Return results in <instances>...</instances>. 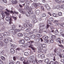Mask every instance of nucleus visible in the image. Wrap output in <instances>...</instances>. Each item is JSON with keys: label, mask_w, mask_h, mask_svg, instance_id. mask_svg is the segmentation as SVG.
<instances>
[{"label": "nucleus", "mask_w": 64, "mask_h": 64, "mask_svg": "<svg viewBox=\"0 0 64 64\" xmlns=\"http://www.w3.org/2000/svg\"><path fill=\"white\" fill-rule=\"evenodd\" d=\"M24 54V55L26 56H27L29 55V54L28 53V52H25Z\"/></svg>", "instance_id": "a19ab883"}, {"label": "nucleus", "mask_w": 64, "mask_h": 64, "mask_svg": "<svg viewBox=\"0 0 64 64\" xmlns=\"http://www.w3.org/2000/svg\"><path fill=\"white\" fill-rule=\"evenodd\" d=\"M26 15L28 17H29L30 16V14L29 13V12H27L26 13Z\"/></svg>", "instance_id": "473e14b6"}, {"label": "nucleus", "mask_w": 64, "mask_h": 64, "mask_svg": "<svg viewBox=\"0 0 64 64\" xmlns=\"http://www.w3.org/2000/svg\"><path fill=\"white\" fill-rule=\"evenodd\" d=\"M30 59H32L31 60H32L34 58V56H31L30 57Z\"/></svg>", "instance_id": "4c0bfd02"}, {"label": "nucleus", "mask_w": 64, "mask_h": 64, "mask_svg": "<svg viewBox=\"0 0 64 64\" xmlns=\"http://www.w3.org/2000/svg\"><path fill=\"white\" fill-rule=\"evenodd\" d=\"M43 38L44 40H47L48 39V36H43Z\"/></svg>", "instance_id": "9b49d317"}, {"label": "nucleus", "mask_w": 64, "mask_h": 64, "mask_svg": "<svg viewBox=\"0 0 64 64\" xmlns=\"http://www.w3.org/2000/svg\"><path fill=\"white\" fill-rule=\"evenodd\" d=\"M46 16V14L45 13H43L42 14H41L40 16V17H42V18H43V17H45Z\"/></svg>", "instance_id": "f8f14e48"}, {"label": "nucleus", "mask_w": 64, "mask_h": 64, "mask_svg": "<svg viewBox=\"0 0 64 64\" xmlns=\"http://www.w3.org/2000/svg\"><path fill=\"white\" fill-rule=\"evenodd\" d=\"M10 50V52L12 54H14V53L15 51L14 50V49L12 48H11Z\"/></svg>", "instance_id": "2eb2a0df"}, {"label": "nucleus", "mask_w": 64, "mask_h": 64, "mask_svg": "<svg viewBox=\"0 0 64 64\" xmlns=\"http://www.w3.org/2000/svg\"><path fill=\"white\" fill-rule=\"evenodd\" d=\"M61 61L62 62H64V58H62L61 60Z\"/></svg>", "instance_id": "774afa93"}, {"label": "nucleus", "mask_w": 64, "mask_h": 64, "mask_svg": "<svg viewBox=\"0 0 64 64\" xmlns=\"http://www.w3.org/2000/svg\"><path fill=\"white\" fill-rule=\"evenodd\" d=\"M50 64H54V62L51 61L50 62Z\"/></svg>", "instance_id": "0e129e2a"}, {"label": "nucleus", "mask_w": 64, "mask_h": 64, "mask_svg": "<svg viewBox=\"0 0 64 64\" xmlns=\"http://www.w3.org/2000/svg\"><path fill=\"white\" fill-rule=\"evenodd\" d=\"M1 58L2 60H5V58L4 56H1Z\"/></svg>", "instance_id": "2f4dec72"}, {"label": "nucleus", "mask_w": 64, "mask_h": 64, "mask_svg": "<svg viewBox=\"0 0 64 64\" xmlns=\"http://www.w3.org/2000/svg\"><path fill=\"white\" fill-rule=\"evenodd\" d=\"M3 64V62L0 59V64Z\"/></svg>", "instance_id": "338daca9"}, {"label": "nucleus", "mask_w": 64, "mask_h": 64, "mask_svg": "<svg viewBox=\"0 0 64 64\" xmlns=\"http://www.w3.org/2000/svg\"><path fill=\"white\" fill-rule=\"evenodd\" d=\"M0 45L2 46H4V44L2 42H0Z\"/></svg>", "instance_id": "c9c22d12"}, {"label": "nucleus", "mask_w": 64, "mask_h": 64, "mask_svg": "<svg viewBox=\"0 0 64 64\" xmlns=\"http://www.w3.org/2000/svg\"><path fill=\"white\" fill-rule=\"evenodd\" d=\"M58 46H60L61 48H64V46L62 45L58 44Z\"/></svg>", "instance_id": "3c124183"}, {"label": "nucleus", "mask_w": 64, "mask_h": 64, "mask_svg": "<svg viewBox=\"0 0 64 64\" xmlns=\"http://www.w3.org/2000/svg\"><path fill=\"white\" fill-rule=\"evenodd\" d=\"M30 9H31V10H30V14H33V11H32V9H33V7L32 6L30 8Z\"/></svg>", "instance_id": "f3484780"}, {"label": "nucleus", "mask_w": 64, "mask_h": 64, "mask_svg": "<svg viewBox=\"0 0 64 64\" xmlns=\"http://www.w3.org/2000/svg\"><path fill=\"white\" fill-rule=\"evenodd\" d=\"M31 62H32V61L28 60H27V62H26L25 60L23 62V63L24 64H28L29 63H31Z\"/></svg>", "instance_id": "39448f33"}, {"label": "nucleus", "mask_w": 64, "mask_h": 64, "mask_svg": "<svg viewBox=\"0 0 64 64\" xmlns=\"http://www.w3.org/2000/svg\"><path fill=\"white\" fill-rule=\"evenodd\" d=\"M56 41L58 42H59L60 44H61V38H57L56 39Z\"/></svg>", "instance_id": "1a4fd4ad"}, {"label": "nucleus", "mask_w": 64, "mask_h": 64, "mask_svg": "<svg viewBox=\"0 0 64 64\" xmlns=\"http://www.w3.org/2000/svg\"><path fill=\"white\" fill-rule=\"evenodd\" d=\"M5 19L7 21H9L10 20L9 22L10 24L12 23V19H11V18L7 16L6 18Z\"/></svg>", "instance_id": "20e7f679"}, {"label": "nucleus", "mask_w": 64, "mask_h": 64, "mask_svg": "<svg viewBox=\"0 0 64 64\" xmlns=\"http://www.w3.org/2000/svg\"><path fill=\"white\" fill-rule=\"evenodd\" d=\"M40 4L39 3H35V5H34V7L35 8H37L38 6H39V5H40Z\"/></svg>", "instance_id": "5701e85b"}, {"label": "nucleus", "mask_w": 64, "mask_h": 64, "mask_svg": "<svg viewBox=\"0 0 64 64\" xmlns=\"http://www.w3.org/2000/svg\"><path fill=\"white\" fill-rule=\"evenodd\" d=\"M56 8L58 9H60V8L61 9H62V8H63V7L61 6V7H60V6H56Z\"/></svg>", "instance_id": "b1692460"}, {"label": "nucleus", "mask_w": 64, "mask_h": 64, "mask_svg": "<svg viewBox=\"0 0 64 64\" xmlns=\"http://www.w3.org/2000/svg\"><path fill=\"white\" fill-rule=\"evenodd\" d=\"M18 11L20 13H21L22 14H25L24 10L23 9H19Z\"/></svg>", "instance_id": "0eeeda50"}, {"label": "nucleus", "mask_w": 64, "mask_h": 64, "mask_svg": "<svg viewBox=\"0 0 64 64\" xmlns=\"http://www.w3.org/2000/svg\"><path fill=\"white\" fill-rule=\"evenodd\" d=\"M9 31L13 35H15V32H19L20 30L18 29H16L15 30L14 32V31L13 30H12V29H10L9 30Z\"/></svg>", "instance_id": "f257e3e1"}, {"label": "nucleus", "mask_w": 64, "mask_h": 64, "mask_svg": "<svg viewBox=\"0 0 64 64\" xmlns=\"http://www.w3.org/2000/svg\"><path fill=\"white\" fill-rule=\"evenodd\" d=\"M46 26L45 25H43V24H40V27L39 28L40 30H45Z\"/></svg>", "instance_id": "7ed1b4c3"}, {"label": "nucleus", "mask_w": 64, "mask_h": 64, "mask_svg": "<svg viewBox=\"0 0 64 64\" xmlns=\"http://www.w3.org/2000/svg\"><path fill=\"white\" fill-rule=\"evenodd\" d=\"M12 3L13 4H17L18 3V1L16 0H12Z\"/></svg>", "instance_id": "6e6552de"}, {"label": "nucleus", "mask_w": 64, "mask_h": 64, "mask_svg": "<svg viewBox=\"0 0 64 64\" xmlns=\"http://www.w3.org/2000/svg\"><path fill=\"white\" fill-rule=\"evenodd\" d=\"M52 39L54 40L56 39V36L54 35H52Z\"/></svg>", "instance_id": "e433bc0d"}, {"label": "nucleus", "mask_w": 64, "mask_h": 64, "mask_svg": "<svg viewBox=\"0 0 64 64\" xmlns=\"http://www.w3.org/2000/svg\"><path fill=\"white\" fill-rule=\"evenodd\" d=\"M11 46L12 48H16L17 47V46L14 44H12Z\"/></svg>", "instance_id": "393cba45"}, {"label": "nucleus", "mask_w": 64, "mask_h": 64, "mask_svg": "<svg viewBox=\"0 0 64 64\" xmlns=\"http://www.w3.org/2000/svg\"><path fill=\"white\" fill-rule=\"evenodd\" d=\"M41 9L42 10H43V11H44V7L42 6H40Z\"/></svg>", "instance_id": "8fccbe9b"}, {"label": "nucleus", "mask_w": 64, "mask_h": 64, "mask_svg": "<svg viewBox=\"0 0 64 64\" xmlns=\"http://www.w3.org/2000/svg\"><path fill=\"white\" fill-rule=\"evenodd\" d=\"M42 32H43V30H40L39 31V32L40 33H42Z\"/></svg>", "instance_id": "5fc2aeb1"}, {"label": "nucleus", "mask_w": 64, "mask_h": 64, "mask_svg": "<svg viewBox=\"0 0 64 64\" xmlns=\"http://www.w3.org/2000/svg\"><path fill=\"white\" fill-rule=\"evenodd\" d=\"M49 20L50 21H51L52 22V21H53V18H49Z\"/></svg>", "instance_id": "a18cd8bd"}, {"label": "nucleus", "mask_w": 64, "mask_h": 64, "mask_svg": "<svg viewBox=\"0 0 64 64\" xmlns=\"http://www.w3.org/2000/svg\"><path fill=\"white\" fill-rule=\"evenodd\" d=\"M1 14L2 15V16L3 18H5V16L4 13L3 12H2L1 13Z\"/></svg>", "instance_id": "c85d7f7f"}, {"label": "nucleus", "mask_w": 64, "mask_h": 64, "mask_svg": "<svg viewBox=\"0 0 64 64\" xmlns=\"http://www.w3.org/2000/svg\"><path fill=\"white\" fill-rule=\"evenodd\" d=\"M20 42L21 44H24V43H25V41L24 40H22L20 41Z\"/></svg>", "instance_id": "412c9836"}, {"label": "nucleus", "mask_w": 64, "mask_h": 64, "mask_svg": "<svg viewBox=\"0 0 64 64\" xmlns=\"http://www.w3.org/2000/svg\"><path fill=\"white\" fill-rule=\"evenodd\" d=\"M33 32H34V33H35V32H37V30L36 29H34L33 30Z\"/></svg>", "instance_id": "680f3d73"}, {"label": "nucleus", "mask_w": 64, "mask_h": 64, "mask_svg": "<svg viewBox=\"0 0 64 64\" xmlns=\"http://www.w3.org/2000/svg\"><path fill=\"white\" fill-rule=\"evenodd\" d=\"M28 47L29 48H33V46L31 44H30V46H29Z\"/></svg>", "instance_id": "bf43d9fd"}, {"label": "nucleus", "mask_w": 64, "mask_h": 64, "mask_svg": "<svg viewBox=\"0 0 64 64\" xmlns=\"http://www.w3.org/2000/svg\"><path fill=\"white\" fill-rule=\"evenodd\" d=\"M34 40L36 41L37 42H38L40 40V39L39 38H36L34 39Z\"/></svg>", "instance_id": "a878e982"}, {"label": "nucleus", "mask_w": 64, "mask_h": 64, "mask_svg": "<svg viewBox=\"0 0 64 64\" xmlns=\"http://www.w3.org/2000/svg\"><path fill=\"white\" fill-rule=\"evenodd\" d=\"M36 13L37 15H39L40 13V11L39 10H37L36 11Z\"/></svg>", "instance_id": "aec40b11"}, {"label": "nucleus", "mask_w": 64, "mask_h": 64, "mask_svg": "<svg viewBox=\"0 0 64 64\" xmlns=\"http://www.w3.org/2000/svg\"><path fill=\"white\" fill-rule=\"evenodd\" d=\"M20 60L21 61H23L24 60V58L23 57H21L20 58Z\"/></svg>", "instance_id": "052dcab7"}, {"label": "nucleus", "mask_w": 64, "mask_h": 64, "mask_svg": "<svg viewBox=\"0 0 64 64\" xmlns=\"http://www.w3.org/2000/svg\"><path fill=\"white\" fill-rule=\"evenodd\" d=\"M18 36L20 37H22L23 36V34L21 33H19L18 34Z\"/></svg>", "instance_id": "f704fd0d"}, {"label": "nucleus", "mask_w": 64, "mask_h": 64, "mask_svg": "<svg viewBox=\"0 0 64 64\" xmlns=\"http://www.w3.org/2000/svg\"><path fill=\"white\" fill-rule=\"evenodd\" d=\"M52 15L54 17H57V14L55 13H54L52 14Z\"/></svg>", "instance_id": "09e8293b"}, {"label": "nucleus", "mask_w": 64, "mask_h": 64, "mask_svg": "<svg viewBox=\"0 0 64 64\" xmlns=\"http://www.w3.org/2000/svg\"><path fill=\"white\" fill-rule=\"evenodd\" d=\"M44 42L46 43H49V40H44Z\"/></svg>", "instance_id": "58836bf2"}, {"label": "nucleus", "mask_w": 64, "mask_h": 64, "mask_svg": "<svg viewBox=\"0 0 64 64\" xmlns=\"http://www.w3.org/2000/svg\"><path fill=\"white\" fill-rule=\"evenodd\" d=\"M24 39L25 40L28 41L30 40V38L27 36H25Z\"/></svg>", "instance_id": "4468645a"}, {"label": "nucleus", "mask_w": 64, "mask_h": 64, "mask_svg": "<svg viewBox=\"0 0 64 64\" xmlns=\"http://www.w3.org/2000/svg\"><path fill=\"white\" fill-rule=\"evenodd\" d=\"M41 57H42V58H44V57H45V55H44V54H42L41 56Z\"/></svg>", "instance_id": "e2e57ef3"}, {"label": "nucleus", "mask_w": 64, "mask_h": 64, "mask_svg": "<svg viewBox=\"0 0 64 64\" xmlns=\"http://www.w3.org/2000/svg\"><path fill=\"white\" fill-rule=\"evenodd\" d=\"M58 15L59 16H62V13L61 12H59L58 13Z\"/></svg>", "instance_id": "c03bdc74"}, {"label": "nucleus", "mask_w": 64, "mask_h": 64, "mask_svg": "<svg viewBox=\"0 0 64 64\" xmlns=\"http://www.w3.org/2000/svg\"><path fill=\"white\" fill-rule=\"evenodd\" d=\"M45 45H45L44 44H42V46H39L38 47V48H46V46H45Z\"/></svg>", "instance_id": "423d86ee"}, {"label": "nucleus", "mask_w": 64, "mask_h": 64, "mask_svg": "<svg viewBox=\"0 0 64 64\" xmlns=\"http://www.w3.org/2000/svg\"><path fill=\"white\" fill-rule=\"evenodd\" d=\"M50 26L48 24H47L46 25V28H45V30H46V29H48V28H49V27Z\"/></svg>", "instance_id": "6e6d98bb"}, {"label": "nucleus", "mask_w": 64, "mask_h": 64, "mask_svg": "<svg viewBox=\"0 0 64 64\" xmlns=\"http://www.w3.org/2000/svg\"><path fill=\"white\" fill-rule=\"evenodd\" d=\"M28 26H29V28H30V29H32V28H33V26L32 25V24H28Z\"/></svg>", "instance_id": "4be33fe9"}, {"label": "nucleus", "mask_w": 64, "mask_h": 64, "mask_svg": "<svg viewBox=\"0 0 64 64\" xmlns=\"http://www.w3.org/2000/svg\"><path fill=\"white\" fill-rule=\"evenodd\" d=\"M36 36L38 38H40V37H42V35L41 34H37L36 35Z\"/></svg>", "instance_id": "72a5a7b5"}, {"label": "nucleus", "mask_w": 64, "mask_h": 64, "mask_svg": "<svg viewBox=\"0 0 64 64\" xmlns=\"http://www.w3.org/2000/svg\"><path fill=\"white\" fill-rule=\"evenodd\" d=\"M26 10L27 11L30 10V8H29V7L28 6H27L26 7Z\"/></svg>", "instance_id": "49530a36"}, {"label": "nucleus", "mask_w": 64, "mask_h": 64, "mask_svg": "<svg viewBox=\"0 0 64 64\" xmlns=\"http://www.w3.org/2000/svg\"><path fill=\"white\" fill-rule=\"evenodd\" d=\"M25 3L27 5H29L30 3V2L29 1H26L25 0Z\"/></svg>", "instance_id": "dca6fc26"}, {"label": "nucleus", "mask_w": 64, "mask_h": 64, "mask_svg": "<svg viewBox=\"0 0 64 64\" xmlns=\"http://www.w3.org/2000/svg\"><path fill=\"white\" fill-rule=\"evenodd\" d=\"M24 26L26 28H27L28 27H29V24H24Z\"/></svg>", "instance_id": "ea45409f"}, {"label": "nucleus", "mask_w": 64, "mask_h": 64, "mask_svg": "<svg viewBox=\"0 0 64 64\" xmlns=\"http://www.w3.org/2000/svg\"><path fill=\"white\" fill-rule=\"evenodd\" d=\"M36 63H37V64H38V63H39V62L40 63H42V62H43V60H40L38 61V60H37L36 59Z\"/></svg>", "instance_id": "ddd939ff"}, {"label": "nucleus", "mask_w": 64, "mask_h": 64, "mask_svg": "<svg viewBox=\"0 0 64 64\" xmlns=\"http://www.w3.org/2000/svg\"><path fill=\"white\" fill-rule=\"evenodd\" d=\"M50 61V60L49 59H46L45 60L44 62L45 63H48V62H49Z\"/></svg>", "instance_id": "bb28decb"}, {"label": "nucleus", "mask_w": 64, "mask_h": 64, "mask_svg": "<svg viewBox=\"0 0 64 64\" xmlns=\"http://www.w3.org/2000/svg\"><path fill=\"white\" fill-rule=\"evenodd\" d=\"M58 50L59 52L61 51V49L60 48H56L54 50V54L55 55H59V52H58Z\"/></svg>", "instance_id": "f03ea898"}, {"label": "nucleus", "mask_w": 64, "mask_h": 64, "mask_svg": "<svg viewBox=\"0 0 64 64\" xmlns=\"http://www.w3.org/2000/svg\"><path fill=\"white\" fill-rule=\"evenodd\" d=\"M36 22H37V20H34L32 22V23L33 24H35Z\"/></svg>", "instance_id": "cd10ccee"}, {"label": "nucleus", "mask_w": 64, "mask_h": 64, "mask_svg": "<svg viewBox=\"0 0 64 64\" xmlns=\"http://www.w3.org/2000/svg\"><path fill=\"white\" fill-rule=\"evenodd\" d=\"M20 2L21 3H24L25 2V0H20Z\"/></svg>", "instance_id": "13d9d810"}, {"label": "nucleus", "mask_w": 64, "mask_h": 64, "mask_svg": "<svg viewBox=\"0 0 64 64\" xmlns=\"http://www.w3.org/2000/svg\"><path fill=\"white\" fill-rule=\"evenodd\" d=\"M36 37V36L35 35H32L30 36V39H34Z\"/></svg>", "instance_id": "9d476101"}, {"label": "nucleus", "mask_w": 64, "mask_h": 64, "mask_svg": "<svg viewBox=\"0 0 64 64\" xmlns=\"http://www.w3.org/2000/svg\"><path fill=\"white\" fill-rule=\"evenodd\" d=\"M26 22L28 25H29V24H30V21L29 20H26Z\"/></svg>", "instance_id": "7c9ffc66"}, {"label": "nucleus", "mask_w": 64, "mask_h": 64, "mask_svg": "<svg viewBox=\"0 0 64 64\" xmlns=\"http://www.w3.org/2000/svg\"><path fill=\"white\" fill-rule=\"evenodd\" d=\"M46 9H47L48 10H51V8H50V6H48V5H47V6L46 5Z\"/></svg>", "instance_id": "a211bd4d"}, {"label": "nucleus", "mask_w": 64, "mask_h": 64, "mask_svg": "<svg viewBox=\"0 0 64 64\" xmlns=\"http://www.w3.org/2000/svg\"><path fill=\"white\" fill-rule=\"evenodd\" d=\"M32 18H33V19H36V16L34 15H33L32 16Z\"/></svg>", "instance_id": "603ef678"}, {"label": "nucleus", "mask_w": 64, "mask_h": 64, "mask_svg": "<svg viewBox=\"0 0 64 64\" xmlns=\"http://www.w3.org/2000/svg\"><path fill=\"white\" fill-rule=\"evenodd\" d=\"M56 6H54V7H53L52 8V9H56Z\"/></svg>", "instance_id": "69168bd1"}, {"label": "nucleus", "mask_w": 64, "mask_h": 64, "mask_svg": "<svg viewBox=\"0 0 64 64\" xmlns=\"http://www.w3.org/2000/svg\"><path fill=\"white\" fill-rule=\"evenodd\" d=\"M49 43H52L54 42V40L53 39L49 40H48Z\"/></svg>", "instance_id": "6ab92c4d"}, {"label": "nucleus", "mask_w": 64, "mask_h": 64, "mask_svg": "<svg viewBox=\"0 0 64 64\" xmlns=\"http://www.w3.org/2000/svg\"><path fill=\"white\" fill-rule=\"evenodd\" d=\"M54 33H56L57 34H58L59 33V32L58 30H56L54 32Z\"/></svg>", "instance_id": "de8ad7c7"}, {"label": "nucleus", "mask_w": 64, "mask_h": 64, "mask_svg": "<svg viewBox=\"0 0 64 64\" xmlns=\"http://www.w3.org/2000/svg\"><path fill=\"white\" fill-rule=\"evenodd\" d=\"M12 28L13 30H14L15 28V26L14 25H13L12 26Z\"/></svg>", "instance_id": "37998d69"}, {"label": "nucleus", "mask_w": 64, "mask_h": 64, "mask_svg": "<svg viewBox=\"0 0 64 64\" xmlns=\"http://www.w3.org/2000/svg\"><path fill=\"white\" fill-rule=\"evenodd\" d=\"M55 1H56V2H57L58 3H60V2L59 1V0H55Z\"/></svg>", "instance_id": "4d7b16f0"}, {"label": "nucleus", "mask_w": 64, "mask_h": 64, "mask_svg": "<svg viewBox=\"0 0 64 64\" xmlns=\"http://www.w3.org/2000/svg\"><path fill=\"white\" fill-rule=\"evenodd\" d=\"M4 41L6 44H7L8 43V40H7V39H5Z\"/></svg>", "instance_id": "c756f323"}, {"label": "nucleus", "mask_w": 64, "mask_h": 64, "mask_svg": "<svg viewBox=\"0 0 64 64\" xmlns=\"http://www.w3.org/2000/svg\"><path fill=\"white\" fill-rule=\"evenodd\" d=\"M12 18H14V20H17V18H16V17H15L13 16H12Z\"/></svg>", "instance_id": "864d4df0"}, {"label": "nucleus", "mask_w": 64, "mask_h": 64, "mask_svg": "<svg viewBox=\"0 0 64 64\" xmlns=\"http://www.w3.org/2000/svg\"><path fill=\"white\" fill-rule=\"evenodd\" d=\"M30 30H31V29H30V28H28L26 29V31L27 32H29V31H30Z\"/></svg>", "instance_id": "79ce46f5"}]
</instances>
